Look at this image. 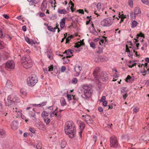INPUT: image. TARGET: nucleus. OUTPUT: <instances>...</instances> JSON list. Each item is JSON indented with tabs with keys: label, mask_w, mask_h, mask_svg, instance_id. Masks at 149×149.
Here are the masks:
<instances>
[{
	"label": "nucleus",
	"mask_w": 149,
	"mask_h": 149,
	"mask_svg": "<svg viewBox=\"0 0 149 149\" xmlns=\"http://www.w3.org/2000/svg\"><path fill=\"white\" fill-rule=\"evenodd\" d=\"M64 130L65 133L72 138L75 136L76 127L74 123L71 121H67L65 123Z\"/></svg>",
	"instance_id": "obj_1"
},
{
	"label": "nucleus",
	"mask_w": 149,
	"mask_h": 149,
	"mask_svg": "<svg viewBox=\"0 0 149 149\" xmlns=\"http://www.w3.org/2000/svg\"><path fill=\"white\" fill-rule=\"evenodd\" d=\"M90 88L84 85L82 87L78 90V93L82 94L81 96L85 99H88L91 96Z\"/></svg>",
	"instance_id": "obj_2"
},
{
	"label": "nucleus",
	"mask_w": 149,
	"mask_h": 149,
	"mask_svg": "<svg viewBox=\"0 0 149 149\" xmlns=\"http://www.w3.org/2000/svg\"><path fill=\"white\" fill-rule=\"evenodd\" d=\"M38 78L34 74H31L27 79V85L30 87H33L35 85L38 81Z\"/></svg>",
	"instance_id": "obj_3"
},
{
	"label": "nucleus",
	"mask_w": 149,
	"mask_h": 149,
	"mask_svg": "<svg viewBox=\"0 0 149 149\" xmlns=\"http://www.w3.org/2000/svg\"><path fill=\"white\" fill-rule=\"evenodd\" d=\"M114 19L111 17L107 18L101 21V24L103 26H109L112 24Z\"/></svg>",
	"instance_id": "obj_4"
},
{
	"label": "nucleus",
	"mask_w": 149,
	"mask_h": 149,
	"mask_svg": "<svg viewBox=\"0 0 149 149\" xmlns=\"http://www.w3.org/2000/svg\"><path fill=\"white\" fill-rule=\"evenodd\" d=\"M110 146L111 147L117 148L118 146V143L117 137L115 136H112L110 139Z\"/></svg>",
	"instance_id": "obj_5"
},
{
	"label": "nucleus",
	"mask_w": 149,
	"mask_h": 149,
	"mask_svg": "<svg viewBox=\"0 0 149 149\" xmlns=\"http://www.w3.org/2000/svg\"><path fill=\"white\" fill-rule=\"evenodd\" d=\"M5 68L8 71H11L15 68V64L14 62L12 61H8L5 65Z\"/></svg>",
	"instance_id": "obj_6"
},
{
	"label": "nucleus",
	"mask_w": 149,
	"mask_h": 149,
	"mask_svg": "<svg viewBox=\"0 0 149 149\" xmlns=\"http://www.w3.org/2000/svg\"><path fill=\"white\" fill-rule=\"evenodd\" d=\"M100 72V68L98 67H97L95 68L93 72V75L95 79L97 81L98 84H99L100 83V84H101L100 81L99 80Z\"/></svg>",
	"instance_id": "obj_7"
},
{
	"label": "nucleus",
	"mask_w": 149,
	"mask_h": 149,
	"mask_svg": "<svg viewBox=\"0 0 149 149\" xmlns=\"http://www.w3.org/2000/svg\"><path fill=\"white\" fill-rule=\"evenodd\" d=\"M3 47L2 46L1 43V54L2 55L1 58V60H5L8 59V54L6 52H4L3 50H1V49H3Z\"/></svg>",
	"instance_id": "obj_8"
},
{
	"label": "nucleus",
	"mask_w": 149,
	"mask_h": 149,
	"mask_svg": "<svg viewBox=\"0 0 149 149\" xmlns=\"http://www.w3.org/2000/svg\"><path fill=\"white\" fill-rule=\"evenodd\" d=\"M101 79L102 81L104 82H106L109 79V77L108 74L104 71L101 72L99 78Z\"/></svg>",
	"instance_id": "obj_9"
},
{
	"label": "nucleus",
	"mask_w": 149,
	"mask_h": 149,
	"mask_svg": "<svg viewBox=\"0 0 149 149\" xmlns=\"http://www.w3.org/2000/svg\"><path fill=\"white\" fill-rule=\"evenodd\" d=\"M23 67L26 69L31 68L33 65V63L31 60H29V61L21 63Z\"/></svg>",
	"instance_id": "obj_10"
},
{
	"label": "nucleus",
	"mask_w": 149,
	"mask_h": 149,
	"mask_svg": "<svg viewBox=\"0 0 149 149\" xmlns=\"http://www.w3.org/2000/svg\"><path fill=\"white\" fill-rule=\"evenodd\" d=\"M82 117H84L85 119V121L87 124H92L93 121L91 118L90 116L88 115H83Z\"/></svg>",
	"instance_id": "obj_11"
},
{
	"label": "nucleus",
	"mask_w": 149,
	"mask_h": 149,
	"mask_svg": "<svg viewBox=\"0 0 149 149\" xmlns=\"http://www.w3.org/2000/svg\"><path fill=\"white\" fill-rule=\"evenodd\" d=\"M81 70V68L78 65H76L74 68V71L75 72V76L78 77L80 73Z\"/></svg>",
	"instance_id": "obj_12"
},
{
	"label": "nucleus",
	"mask_w": 149,
	"mask_h": 149,
	"mask_svg": "<svg viewBox=\"0 0 149 149\" xmlns=\"http://www.w3.org/2000/svg\"><path fill=\"white\" fill-rule=\"evenodd\" d=\"M9 96H10L11 99L12 100L13 103V102L17 103L20 102V100L15 95L12 94L9 95Z\"/></svg>",
	"instance_id": "obj_13"
},
{
	"label": "nucleus",
	"mask_w": 149,
	"mask_h": 149,
	"mask_svg": "<svg viewBox=\"0 0 149 149\" xmlns=\"http://www.w3.org/2000/svg\"><path fill=\"white\" fill-rule=\"evenodd\" d=\"M31 60L30 57L28 55H25L22 57L21 60V63Z\"/></svg>",
	"instance_id": "obj_14"
},
{
	"label": "nucleus",
	"mask_w": 149,
	"mask_h": 149,
	"mask_svg": "<svg viewBox=\"0 0 149 149\" xmlns=\"http://www.w3.org/2000/svg\"><path fill=\"white\" fill-rule=\"evenodd\" d=\"M73 51L70 49H68L67 50H65L63 53V54H66V57L67 58H70L73 56L72 53H73Z\"/></svg>",
	"instance_id": "obj_15"
},
{
	"label": "nucleus",
	"mask_w": 149,
	"mask_h": 149,
	"mask_svg": "<svg viewBox=\"0 0 149 149\" xmlns=\"http://www.w3.org/2000/svg\"><path fill=\"white\" fill-rule=\"evenodd\" d=\"M11 127L12 129L14 130H17L18 128V122L16 121H13L11 125Z\"/></svg>",
	"instance_id": "obj_16"
},
{
	"label": "nucleus",
	"mask_w": 149,
	"mask_h": 149,
	"mask_svg": "<svg viewBox=\"0 0 149 149\" xmlns=\"http://www.w3.org/2000/svg\"><path fill=\"white\" fill-rule=\"evenodd\" d=\"M47 6L46 0H44L41 6V9L42 11H45Z\"/></svg>",
	"instance_id": "obj_17"
},
{
	"label": "nucleus",
	"mask_w": 149,
	"mask_h": 149,
	"mask_svg": "<svg viewBox=\"0 0 149 149\" xmlns=\"http://www.w3.org/2000/svg\"><path fill=\"white\" fill-rule=\"evenodd\" d=\"M13 104V102L11 99L10 96L9 95L8 97L6 100L5 101V104L6 106H9Z\"/></svg>",
	"instance_id": "obj_18"
},
{
	"label": "nucleus",
	"mask_w": 149,
	"mask_h": 149,
	"mask_svg": "<svg viewBox=\"0 0 149 149\" xmlns=\"http://www.w3.org/2000/svg\"><path fill=\"white\" fill-rule=\"evenodd\" d=\"M134 18L135 19L136 15L141 13V11L140 8L138 7H135L134 10Z\"/></svg>",
	"instance_id": "obj_19"
},
{
	"label": "nucleus",
	"mask_w": 149,
	"mask_h": 149,
	"mask_svg": "<svg viewBox=\"0 0 149 149\" xmlns=\"http://www.w3.org/2000/svg\"><path fill=\"white\" fill-rule=\"evenodd\" d=\"M46 114H44V116H46V117L44 118V121L47 125H48L50 122V120L49 118L47 117V116H48V113L46 112Z\"/></svg>",
	"instance_id": "obj_20"
},
{
	"label": "nucleus",
	"mask_w": 149,
	"mask_h": 149,
	"mask_svg": "<svg viewBox=\"0 0 149 149\" xmlns=\"http://www.w3.org/2000/svg\"><path fill=\"white\" fill-rule=\"evenodd\" d=\"M134 79L133 77H131L130 75H128L126 78L125 81L127 82L132 83Z\"/></svg>",
	"instance_id": "obj_21"
},
{
	"label": "nucleus",
	"mask_w": 149,
	"mask_h": 149,
	"mask_svg": "<svg viewBox=\"0 0 149 149\" xmlns=\"http://www.w3.org/2000/svg\"><path fill=\"white\" fill-rule=\"evenodd\" d=\"M32 110L33 111H30L29 113L30 115L31 116L34 118L33 119V120L34 121H35L36 120V119L35 117L36 115L35 112V111L34 110V109H33Z\"/></svg>",
	"instance_id": "obj_22"
},
{
	"label": "nucleus",
	"mask_w": 149,
	"mask_h": 149,
	"mask_svg": "<svg viewBox=\"0 0 149 149\" xmlns=\"http://www.w3.org/2000/svg\"><path fill=\"white\" fill-rule=\"evenodd\" d=\"M65 24V19L64 18H63L61 20L60 22V26L61 29H62L64 27Z\"/></svg>",
	"instance_id": "obj_23"
},
{
	"label": "nucleus",
	"mask_w": 149,
	"mask_h": 149,
	"mask_svg": "<svg viewBox=\"0 0 149 149\" xmlns=\"http://www.w3.org/2000/svg\"><path fill=\"white\" fill-rule=\"evenodd\" d=\"M4 30L3 27L1 28V38H5L6 33H4Z\"/></svg>",
	"instance_id": "obj_24"
},
{
	"label": "nucleus",
	"mask_w": 149,
	"mask_h": 149,
	"mask_svg": "<svg viewBox=\"0 0 149 149\" xmlns=\"http://www.w3.org/2000/svg\"><path fill=\"white\" fill-rule=\"evenodd\" d=\"M85 127V123L81 121L79 122V127L80 130L83 131Z\"/></svg>",
	"instance_id": "obj_25"
},
{
	"label": "nucleus",
	"mask_w": 149,
	"mask_h": 149,
	"mask_svg": "<svg viewBox=\"0 0 149 149\" xmlns=\"http://www.w3.org/2000/svg\"><path fill=\"white\" fill-rule=\"evenodd\" d=\"M100 58L102 62H106L108 59V57L105 56H100Z\"/></svg>",
	"instance_id": "obj_26"
},
{
	"label": "nucleus",
	"mask_w": 149,
	"mask_h": 149,
	"mask_svg": "<svg viewBox=\"0 0 149 149\" xmlns=\"http://www.w3.org/2000/svg\"><path fill=\"white\" fill-rule=\"evenodd\" d=\"M12 83L10 80H8L6 84V86L8 88H11L12 87Z\"/></svg>",
	"instance_id": "obj_27"
},
{
	"label": "nucleus",
	"mask_w": 149,
	"mask_h": 149,
	"mask_svg": "<svg viewBox=\"0 0 149 149\" xmlns=\"http://www.w3.org/2000/svg\"><path fill=\"white\" fill-rule=\"evenodd\" d=\"M6 132L3 129H1V137H6Z\"/></svg>",
	"instance_id": "obj_28"
},
{
	"label": "nucleus",
	"mask_w": 149,
	"mask_h": 149,
	"mask_svg": "<svg viewBox=\"0 0 149 149\" xmlns=\"http://www.w3.org/2000/svg\"><path fill=\"white\" fill-rule=\"evenodd\" d=\"M25 40L28 44L31 45H33V44H35V42L31 41L30 39L28 37H25Z\"/></svg>",
	"instance_id": "obj_29"
},
{
	"label": "nucleus",
	"mask_w": 149,
	"mask_h": 149,
	"mask_svg": "<svg viewBox=\"0 0 149 149\" xmlns=\"http://www.w3.org/2000/svg\"><path fill=\"white\" fill-rule=\"evenodd\" d=\"M141 36V37H143L144 38V36L143 34L142 33H140L139 34H137L136 35V38H138V37ZM134 40H135V41L134 42V43H136V42H138V41L137 40V39L134 38Z\"/></svg>",
	"instance_id": "obj_30"
},
{
	"label": "nucleus",
	"mask_w": 149,
	"mask_h": 149,
	"mask_svg": "<svg viewBox=\"0 0 149 149\" xmlns=\"http://www.w3.org/2000/svg\"><path fill=\"white\" fill-rule=\"evenodd\" d=\"M58 12L60 14H65L67 13V11L65 9H58Z\"/></svg>",
	"instance_id": "obj_31"
},
{
	"label": "nucleus",
	"mask_w": 149,
	"mask_h": 149,
	"mask_svg": "<svg viewBox=\"0 0 149 149\" xmlns=\"http://www.w3.org/2000/svg\"><path fill=\"white\" fill-rule=\"evenodd\" d=\"M46 53L48 58L50 60L52 59V57L51 56V53L48 49H47Z\"/></svg>",
	"instance_id": "obj_32"
},
{
	"label": "nucleus",
	"mask_w": 149,
	"mask_h": 149,
	"mask_svg": "<svg viewBox=\"0 0 149 149\" xmlns=\"http://www.w3.org/2000/svg\"><path fill=\"white\" fill-rule=\"evenodd\" d=\"M46 103H47V102H43L41 104H33V105L35 106H36V107H42V106H43L44 105H45V104H46Z\"/></svg>",
	"instance_id": "obj_33"
},
{
	"label": "nucleus",
	"mask_w": 149,
	"mask_h": 149,
	"mask_svg": "<svg viewBox=\"0 0 149 149\" xmlns=\"http://www.w3.org/2000/svg\"><path fill=\"white\" fill-rule=\"evenodd\" d=\"M42 143L40 141H38L37 144L36 145V148L37 149H42Z\"/></svg>",
	"instance_id": "obj_34"
},
{
	"label": "nucleus",
	"mask_w": 149,
	"mask_h": 149,
	"mask_svg": "<svg viewBox=\"0 0 149 149\" xmlns=\"http://www.w3.org/2000/svg\"><path fill=\"white\" fill-rule=\"evenodd\" d=\"M138 23L136 20H134L132 23V27L134 28L136 27L137 24Z\"/></svg>",
	"instance_id": "obj_35"
},
{
	"label": "nucleus",
	"mask_w": 149,
	"mask_h": 149,
	"mask_svg": "<svg viewBox=\"0 0 149 149\" xmlns=\"http://www.w3.org/2000/svg\"><path fill=\"white\" fill-rule=\"evenodd\" d=\"M131 46L130 47V48H131V47L132 48V49H138V47H139V43H137L136 44V47H134L132 45V44H130Z\"/></svg>",
	"instance_id": "obj_36"
},
{
	"label": "nucleus",
	"mask_w": 149,
	"mask_h": 149,
	"mask_svg": "<svg viewBox=\"0 0 149 149\" xmlns=\"http://www.w3.org/2000/svg\"><path fill=\"white\" fill-rule=\"evenodd\" d=\"M77 79L76 78H74L72 80L71 82L73 84H75L77 83Z\"/></svg>",
	"instance_id": "obj_37"
},
{
	"label": "nucleus",
	"mask_w": 149,
	"mask_h": 149,
	"mask_svg": "<svg viewBox=\"0 0 149 149\" xmlns=\"http://www.w3.org/2000/svg\"><path fill=\"white\" fill-rule=\"evenodd\" d=\"M98 50L97 51L98 54H100L103 52V48L102 47H98Z\"/></svg>",
	"instance_id": "obj_38"
},
{
	"label": "nucleus",
	"mask_w": 149,
	"mask_h": 149,
	"mask_svg": "<svg viewBox=\"0 0 149 149\" xmlns=\"http://www.w3.org/2000/svg\"><path fill=\"white\" fill-rule=\"evenodd\" d=\"M68 58H67L66 57H66H64L62 58V59L63 60L64 62L65 63H68L69 61V60Z\"/></svg>",
	"instance_id": "obj_39"
},
{
	"label": "nucleus",
	"mask_w": 149,
	"mask_h": 149,
	"mask_svg": "<svg viewBox=\"0 0 149 149\" xmlns=\"http://www.w3.org/2000/svg\"><path fill=\"white\" fill-rule=\"evenodd\" d=\"M54 116H57V114L56 113V111H53L50 115V116L51 117H53Z\"/></svg>",
	"instance_id": "obj_40"
},
{
	"label": "nucleus",
	"mask_w": 149,
	"mask_h": 149,
	"mask_svg": "<svg viewBox=\"0 0 149 149\" xmlns=\"http://www.w3.org/2000/svg\"><path fill=\"white\" fill-rule=\"evenodd\" d=\"M63 100H62V102L61 103V105L62 106H64L66 104V102L65 99L64 98H62Z\"/></svg>",
	"instance_id": "obj_41"
},
{
	"label": "nucleus",
	"mask_w": 149,
	"mask_h": 149,
	"mask_svg": "<svg viewBox=\"0 0 149 149\" xmlns=\"http://www.w3.org/2000/svg\"><path fill=\"white\" fill-rule=\"evenodd\" d=\"M5 36V39H6V40H11V37H10L8 34H6Z\"/></svg>",
	"instance_id": "obj_42"
},
{
	"label": "nucleus",
	"mask_w": 149,
	"mask_h": 149,
	"mask_svg": "<svg viewBox=\"0 0 149 149\" xmlns=\"http://www.w3.org/2000/svg\"><path fill=\"white\" fill-rule=\"evenodd\" d=\"M90 47H92L93 49H95V44L93 42H91L90 43Z\"/></svg>",
	"instance_id": "obj_43"
},
{
	"label": "nucleus",
	"mask_w": 149,
	"mask_h": 149,
	"mask_svg": "<svg viewBox=\"0 0 149 149\" xmlns=\"http://www.w3.org/2000/svg\"><path fill=\"white\" fill-rule=\"evenodd\" d=\"M127 88L126 87H123L121 88V93H124L125 92H126L127 90H126Z\"/></svg>",
	"instance_id": "obj_44"
},
{
	"label": "nucleus",
	"mask_w": 149,
	"mask_h": 149,
	"mask_svg": "<svg viewBox=\"0 0 149 149\" xmlns=\"http://www.w3.org/2000/svg\"><path fill=\"white\" fill-rule=\"evenodd\" d=\"M72 37V36H71L70 37H68L66 39V43H69V40Z\"/></svg>",
	"instance_id": "obj_45"
},
{
	"label": "nucleus",
	"mask_w": 149,
	"mask_h": 149,
	"mask_svg": "<svg viewBox=\"0 0 149 149\" xmlns=\"http://www.w3.org/2000/svg\"><path fill=\"white\" fill-rule=\"evenodd\" d=\"M142 2L147 5H149V1L148 0H141Z\"/></svg>",
	"instance_id": "obj_46"
},
{
	"label": "nucleus",
	"mask_w": 149,
	"mask_h": 149,
	"mask_svg": "<svg viewBox=\"0 0 149 149\" xmlns=\"http://www.w3.org/2000/svg\"><path fill=\"white\" fill-rule=\"evenodd\" d=\"M148 72V73L149 74V68L147 69V70H145L143 71H141V73L143 74V75L145 76L146 75V74L147 73V72Z\"/></svg>",
	"instance_id": "obj_47"
},
{
	"label": "nucleus",
	"mask_w": 149,
	"mask_h": 149,
	"mask_svg": "<svg viewBox=\"0 0 149 149\" xmlns=\"http://www.w3.org/2000/svg\"><path fill=\"white\" fill-rule=\"evenodd\" d=\"M128 2L129 6L132 7L133 4V0H129Z\"/></svg>",
	"instance_id": "obj_48"
},
{
	"label": "nucleus",
	"mask_w": 149,
	"mask_h": 149,
	"mask_svg": "<svg viewBox=\"0 0 149 149\" xmlns=\"http://www.w3.org/2000/svg\"><path fill=\"white\" fill-rule=\"evenodd\" d=\"M97 8L98 10H100L101 8V5L100 3H98L97 5Z\"/></svg>",
	"instance_id": "obj_49"
},
{
	"label": "nucleus",
	"mask_w": 149,
	"mask_h": 149,
	"mask_svg": "<svg viewBox=\"0 0 149 149\" xmlns=\"http://www.w3.org/2000/svg\"><path fill=\"white\" fill-rule=\"evenodd\" d=\"M21 117L22 119L25 120L26 122H27L28 121V120L26 119V117L24 115L22 114L21 115Z\"/></svg>",
	"instance_id": "obj_50"
},
{
	"label": "nucleus",
	"mask_w": 149,
	"mask_h": 149,
	"mask_svg": "<svg viewBox=\"0 0 149 149\" xmlns=\"http://www.w3.org/2000/svg\"><path fill=\"white\" fill-rule=\"evenodd\" d=\"M66 69V68L64 66H63L61 67V70L62 72H64L65 71Z\"/></svg>",
	"instance_id": "obj_51"
},
{
	"label": "nucleus",
	"mask_w": 149,
	"mask_h": 149,
	"mask_svg": "<svg viewBox=\"0 0 149 149\" xmlns=\"http://www.w3.org/2000/svg\"><path fill=\"white\" fill-rule=\"evenodd\" d=\"M79 41L78 42H76V43H75V45L74 46V47H77V48H79L80 47L81 45L79 44Z\"/></svg>",
	"instance_id": "obj_52"
},
{
	"label": "nucleus",
	"mask_w": 149,
	"mask_h": 149,
	"mask_svg": "<svg viewBox=\"0 0 149 149\" xmlns=\"http://www.w3.org/2000/svg\"><path fill=\"white\" fill-rule=\"evenodd\" d=\"M27 1L29 2H32V3L33 4H36L37 3V1L36 0H27Z\"/></svg>",
	"instance_id": "obj_53"
},
{
	"label": "nucleus",
	"mask_w": 149,
	"mask_h": 149,
	"mask_svg": "<svg viewBox=\"0 0 149 149\" xmlns=\"http://www.w3.org/2000/svg\"><path fill=\"white\" fill-rule=\"evenodd\" d=\"M48 68H49V69H48L49 71H52L53 69V65H51L50 66H49L48 67Z\"/></svg>",
	"instance_id": "obj_54"
},
{
	"label": "nucleus",
	"mask_w": 149,
	"mask_h": 149,
	"mask_svg": "<svg viewBox=\"0 0 149 149\" xmlns=\"http://www.w3.org/2000/svg\"><path fill=\"white\" fill-rule=\"evenodd\" d=\"M1 114L2 115V116H3V115H4L5 116H6L7 114V113H6V112L4 111H1Z\"/></svg>",
	"instance_id": "obj_55"
},
{
	"label": "nucleus",
	"mask_w": 149,
	"mask_h": 149,
	"mask_svg": "<svg viewBox=\"0 0 149 149\" xmlns=\"http://www.w3.org/2000/svg\"><path fill=\"white\" fill-rule=\"evenodd\" d=\"M92 33L94 35H98V33L95 30V29L92 31Z\"/></svg>",
	"instance_id": "obj_56"
},
{
	"label": "nucleus",
	"mask_w": 149,
	"mask_h": 149,
	"mask_svg": "<svg viewBox=\"0 0 149 149\" xmlns=\"http://www.w3.org/2000/svg\"><path fill=\"white\" fill-rule=\"evenodd\" d=\"M46 26H47V29L49 31H52V29H53V27L51 26H48L47 24H46Z\"/></svg>",
	"instance_id": "obj_57"
},
{
	"label": "nucleus",
	"mask_w": 149,
	"mask_h": 149,
	"mask_svg": "<svg viewBox=\"0 0 149 149\" xmlns=\"http://www.w3.org/2000/svg\"><path fill=\"white\" fill-rule=\"evenodd\" d=\"M107 141V140L106 139H104L103 141H102L100 142V144L101 145V146H103L104 144Z\"/></svg>",
	"instance_id": "obj_58"
},
{
	"label": "nucleus",
	"mask_w": 149,
	"mask_h": 149,
	"mask_svg": "<svg viewBox=\"0 0 149 149\" xmlns=\"http://www.w3.org/2000/svg\"><path fill=\"white\" fill-rule=\"evenodd\" d=\"M77 12H78L79 13L82 14H84V12L82 9H79L77 10Z\"/></svg>",
	"instance_id": "obj_59"
},
{
	"label": "nucleus",
	"mask_w": 149,
	"mask_h": 149,
	"mask_svg": "<svg viewBox=\"0 0 149 149\" xmlns=\"http://www.w3.org/2000/svg\"><path fill=\"white\" fill-rule=\"evenodd\" d=\"M2 15L3 17L6 19H8L9 18V16L7 14H3Z\"/></svg>",
	"instance_id": "obj_60"
},
{
	"label": "nucleus",
	"mask_w": 149,
	"mask_h": 149,
	"mask_svg": "<svg viewBox=\"0 0 149 149\" xmlns=\"http://www.w3.org/2000/svg\"><path fill=\"white\" fill-rule=\"evenodd\" d=\"M106 98L105 96H103L102 97L101 99L100 100L101 102H103L104 101H105Z\"/></svg>",
	"instance_id": "obj_61"
},
{
	"label": "nucleus",
	"mask_w": 149,
	"mask_h": 149,
	"mask_svg": "<svg viewBox=\"0 0 149 149\" xmlns=\"http://www.w3.org/2000/svg\"><path fill=\"white\" fill-rule=\"evenodd\" d=\"M56 117L57 119L58 120H60L61 119L62 115H58L57 114V116H56Z\"/></svg>",
	"instance_id": "obj_62"
},
{
	"label": "nucleus",
	"mask_w": 149,
	"mask_h": 149,
	"mask_svg": "<svg viewBox=\"0 0 149 149\" xmlns=\"http://www.w3.org/2000/svg\"><path fill=\"white\" fill-rule=\"evenodd\" d=\"M138 110V109H137L136 108H134L133 109V113H136Z\"/></svg>",
	"instance_id": "obj_63"
},
{
	"label": "nucleus",
	"mask_w": 149,
	"mask_h": 149,
	"mask_svg": "<svg viewBox=\"0 0 149 149\" xmlns=\"http://www.w3.org/2000/svg\"><path fill=\"white\" fill-rule=\"evenodd\" d=\"M98 111L100 112H103V110L102 107H99L98 109Z\"/></svg>",
	"instance_id": "obj_64"
}]
</instances>
